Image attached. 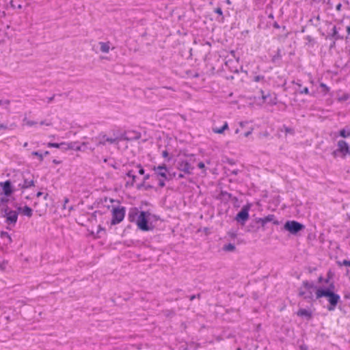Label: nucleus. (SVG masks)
<instances>
[{
  "label": "nucleus",
  "instance_id": "obj_1",
  "mask_svg": "<svg viewBox=\"0 0 350 350\" xmlns=\"http://www.w3.org/2000/svg\"><path fill=\"white\" fill-rule=\"evenodd\" d=\"M334 287V285L332 284L329 288H319L317 289L315 293L317 299H319L323 297H327L329 304L327 308L329 311L334 310L340 299L339 295L333 292L332 289Z\"/></svg>",
  "mask_w": 350,
  "mask_h": 350
},
{
  "label": "nucleus",
  "instance_id": "obj_2",
  "mask_svg": "<svg viewBox=\"0 0 350 350\" xmlns=\"http://www.w3.org/2000/svg\"><path fill=\"white\" fill-rule=\"evenodd\" d=\"M1 216L5 218L6 229L12 230L18 221V211L10 209L8 206L1 208Z\"/></svg>",
  "mask_w": 350,
  "mask_h": 350
},
{
  "label": "nucleus",
  "instance_id": "obj_3",
  "mask_svg": "<svg viewBox=\"0 0 350 350\" xmlns=\"http://www.w3.org/2000/svg\"><path fill=\"white\" fill-rule=\"evenodd\" d=\"M317 290V287L313 282L304 280L302 282L301 286L299 288L298 295L302 297L308 302L313 301V292Z\"/></svg>",
  "mask_w": 350,
  "mask_h": 350
},
{
  "label": "nucleus",
  "instance_id": "obj_4",
  "mask_svg": "<svg viewBox=\"0 0 350 350\" xmlns=\"http://www.w3.org/2000/svg\"><path fill=\"white\" fill-rule=\"evenodd\" d=\"M16 191L26 189L34 186V180L31 178H26L23 173L17 172L12 178Z\"/></svg>",
  "mask_w": 350,
  "mask_h": 350
},
{
  "label": "nucleus",
  "instance_id": "obj_5",
  "mask_svg": "<svg viewBox=\"0 0 350 350\" xmlns=\"http://www.w3.org/2000/svg\"><path fill=\"white\" fill-rule=\"evenodd\" d=\"M97 146H105L107 143L109 144H118L122 140V135L113 133V136H107L106 134L100 133L96 137Z\"/></svg>",
  "mask_w": 350,
  "mask_h": 350
},
{
  "label": "nucleus",
  "instance_id": "obj_6",
  "mask_svg": "<svg viewBox=\"0 0 350 350\" xmlns=\"http://www.w3.org/2000/svg\"><path fill=\"white\" fill-rule=\"evenodd\" d=\"M334 158L340 157L342 159L346 158L347 155H350V147L347 142L345 140H339L337 142V148L334 150L332 153Z\"/></svg>",
  "mask_w": 350,
  "mask_h": 350
},
{
  "label": "nucleus",
  "instance_id": "obj_7",
  "mask_svg": "<svg viewBox=\"0 0 350 350\" xmlns=\"http://www.w3.org/2000/svg\"><path fill=\"white\" fill-rule=\"evenodd\" d=\"M126 214V208L122 206H113L111 209L112 218L111 226H115L123 221Z\"/></svg>",
  "mask_w": 350,
  "mask_h": 350
},
{
  "label": "nucleus",
  "instance_id": "obj_8",
  "mask_svg": "<svg viewBox=\"0 0 350 350\" xmlns=\"http://www.w3.org/2000/svg\"><path fill=\"white\" fill-rule=\"evenodd\" d=\"M150 215L149 212L141 211L137 215L136 224L141 230L148 231L151 230V228L148 225V217Z\"/></svg>",
  "mask_w": 350,
  "mask_h": 350
},
{
  "label": "nucleus",
  "instance_id": "obj_9",
  "mask_svg": "<svg viewBox=\"0 0 350 350\" xmlns=\"http://www.w3.org/2000/svg\"><path fill=\"white\" fill-rule=\"evenodd\" d=\"M284 229L291 234L296 235L297 233L305 229V226L295 220H288L284 225Z\"/></svg>",
  "mask_w": 350,
  "mask_h": 350
},
{
  "label": "nucleus",
  "instance_id": "obj_10",
  "mask_svg": "<svg viewBox=\"0 0 350 350\" xmlns=\"http://www.w3.org/2000/svg\"><path fill=\"white\" fill-rule=\"evenodd\" d=\"M176 168L185 174L190 175L194 169L193 166L186 159H180L177 161Z\"/></svg>",
  "mask_w": 350,
  "mask_h": 350
},
{
  "label": "nucleus",
  "instance_id": "obj_11",
  "mask_svg": "<svg viewBox=\"0 0 350 350\" xmlns=\"http://www.w3.org/2000/svg\"><path fill=\"white\" fill-rule=\"evenodd\" d=\"M0 187L3 190V193L6 196H10L15 191H16V188L14 185V183L12 178L7 180L5 182L0 183Z\"/></svg>",
  "mask_w": 350,
  "mask_h": 350
},
{
  "label": "nucleus",
  "instance_id": "obj_12",
  "mask_svg": "<svg viewBox=\"0 0 350 350\" xmlns=\"http://www.w3.org/2000/svg\"><path fill=\"white\" fill-rule=\"evenodd\" d=\"M250 209V205L243 206L241 210L237 214L235 220L241 224H245L246 221L249 219V211Z\"/></svg>",
  "mask_w": 350,
  "mask_h": 350
},
{
  "label": "nucleus",
  "instance_id": "obj_13",
  "mask_svg": "<svg viewBox=\"0 0 350 350\" xmlns=\"http://www.w3.org/2000/svg\"><path fill=\"white\" fill-rule=\"evenodd\" d=\"M88 143L83 142L81 145H79L78 142H74L70 143H66L65 150H75L77 151L85 150L87 149H90L93 150L94 148L88 147Z\"/></svg>",
  "mask_w": 350,
  "mask_h": 350
},
{
  "label": "nucleus",
  "instance_id": "obj_14",
  "mask_svg": "<svg viewBox=\"0 0 350 350\" xmlns=\"http://www.w3.org/2000/svg\"><path fill=\"white\" fill-rule=\"evenodd\" d=\"M255 222L256 224H260V226L262 228H265L266 224L268 222H272L274 225L280 224V221L278 220L275 219V215H272V214H269L263 218H260V217L256 218Z\"/></svg>",
  "mask_w": 350,
  "mask_h": 350
},
{
  "label": "nucleus",
  "instance_id": "obj_15",
  "mask_svg": "<svg viewBox=\"0 0 350 350\" xmlns=\"http://www.w3.org/2000/svg\"><path fill=\"white\" fill-rule=\"evenodd\" d=\"M154 171L155 172V173L157 174V176H159L164 179H167V168L166 167V165L163 164L162 165H159L157 167H154Z\"/></svg>",
  "mask_w": 350,
  "mask_h": 350
},
{
  "label": "nucleus",
  "instance_id": "obj_16",
  "mask_svg": "<svg viewBox=\"0 0 350 350\" xmlns=\"http://www.w3.org/2000/svg\"><path fill=\"white\" fill-rule=\"evenodd\" d=\"M126 176L131 178V183H129V181H126L125 183V187L126 188L133 187L136 181L137 176L133 174L132 170H129L126 173Z\"/></svg>",
  "mask_w": 350,
  "mask_h": 350
},
{
  "label": "nucleus",
  "instance_id": "obj_17",
  "mask_svg": "<svg viewBox=\"0 0 350 350\" xmlns=\"http://www.w3.org/2000/svg\"><path fill=\"white\" fill-rule=\"evenodd\" d=\"M297 314L299 317H305L308 319H310L312 318V312L310 310L304 309V308L299 309L297 311Z\"/></svg>",
  "mask_w": 350,
  "mask_h": 350
},
{
  "label": "nucleus",
  "instance_id": "obj_18",
  "mask_svg": "<svg viewBox=\"0 0 350 350\" xmlns=\"http://www.w3.org/2000/svg\"><path fill=\"white\" fill-rule=\"evenodd\" d=\"M98 45L100 46V51L103 53H107L110 49V43L109 42H99Z\"/></svg>",
  "mask_w": 350,
  "mask_h": 350
},
{
  "label": "nucleus",
  "instance_id": "obj_19",
  "mask_svg": "<svg viewBox=\"0 0 350 350\" xmlns=\"http://www.w3.org/2000/svg\"><path fill=\"white\" fill-rule=\"evenodd\" d=\"M260 92L262 94V98L263 100V102L267 101V103L271 104V105H275L276 104V101H275L276 98L275 97H274L273 98H271L270 99L268 100L269 96V94L265 95L264 94V91L262 90H260Z\"/></svg>",
  "mask_w": 350,
  "mask_h": 350
},
{
  "label": "nucleus",
  "instance_id": "obj_20",
  "mask_svg": "<svg viewBox=\"0 0 350 350\" xmlns=\"http://www.w3.org/2000/svg\"><path fill=\"white\" fill-rule=\"evenodd\" d=\"M330 38H331V39H333V40H342V39H343V36H340V35L338 33V31L337 27H336V26H334V27L332 28V35L330 36Z\"/></svg>",
  "mask_w": 350,
  "mask_h": 350
},
{
  "label": "nucleus",
  "instance_id": "obj_21",
  "mask_svg": "<svg viewBox=\"0 0 350 350\" xmlns=\"http://www.w3.org/2000/svg\"><path fill=\"white\" fill-rule=\"evenodd\" d=\"M21 214L28 217H31L33 215V210L28 206H25L21 210Z\"/></svg>",
  "mask_w": 350,
  "mask_h": 350
},
{
  "label": "nucleus",
  "instance_id": "obj_22",
  "mask_svg": "<svg viewBox=\"0 0 350 350\" xmlns=\"http://www.w3.org/2000/svg\"><path fill=\"white\" fill-rule=\"evenodd\" d=\"M339 135L343 138H347L350 137V127L346 126L345 128L341 129L339 131Z\"/></svg>",
  "mask_w": 350,
  "mask_h": 350
},
{
  "label": "nucleus",
  "instance_id": "obj_23",
  "mask_svg": "<svg viewBox=\"0 0 350 350\" xmlns=\"http://www.w3.org/2000/svg\"><path fill=\"white\" fill-rule=\"evenodd\" d=\"M304 40H306V45L308 46L309 47H313L316 43L314 38H313L311 36H306L304 38Z\"/></svg>",
  "mask_w": 350,
  "mask_h": 350
},
{
  "label": "nucleus",
  "instance_id": "obj_24",
  "mask_svg": "<svg viewBox=\"0 0 350 350\" xmlns=\"http://www.w3.org/2000/svg\"><path fill=\"white\" fill-rule=\"evenodd\" d=\"M228 129V124L227 122H225L224 125L221 128H213V131L215 133L221 134L224 132L225 130Z\"/></svg>",
  "mask_w": 350,
  "mask_h": 350
},
{
  "label": "nucleus",
  "instance_id": "obj_25",
  "mask_svg": "<svg viewBox=\"0 0 350 350\" xmlns=\"http://www.w3.org/2000/svg\"><path fill=\"white\" fill-rule=\"evenodd\" d=\"M63 146H66V142H62V143H53L49 142L47 144V146L49 148H60L63 147Z\"/></svg>",
  "mask_w": 350,
  "mask_h": 350
},
{
  "label": "nucleus",
  "instance_id": "obj_26",
  "mask_svg": "<svg viewBox=\"0 0 350 350\" xmlns=\"http://www.w3.org/2000/svg\"><path fill=\"white\" fill-rule=\"evenodd\" d=\"M235 249V245L232 243L226 244L223 247V250L226 252H234Z\"/></svg>",
  "mask_w": 350,
  "mask_h": 350
},
{
  "label": "nucleus",
  "instance_id": "obj_27",
  "mask_svg": "<svg viewBox=\"0 0 350 350\" xmlns=\"http://www.w3.org/2000/svg\"><path fill=\"white\" fill-rule=\"evenodd\" d=\"M319 86L323 95H326L329 92V88L326 84L321 83Z\"/></svg>",
  "mask_w": 350,
  "mask_h": 350
},
{
  "label": "nucleus",
  "instance_id": "obj_28",
  "mask_svg": "<svg viewBox=\"0 0 350 350\" xmlns=\"http://www.w3.org/2000/svg\"><path fill=\"white\" fill-rule=\"evenodd\" d=\"M10 101L9 100H0V106H2L4 109L9 110V106Z\"/></svg>",
  "mask_w": 350,
  "mask_h": 350
},
{
  "label": "nucleus",
  "instance_id": "obj_29",
  "mask_svg": "<svg viewBox=\"0 0 350 350\" xmlns=\"http://www.w3.org/2000/svg\"><path fill=\"white\" fill-rule=\"evenodd\" d=\"M8 201H9V200H8V197H6V196L1 198H0V208L1 209L2 208L7 206Z\"/></svg>",
  "mask_w": 350,
  "mask_h": 350
},
{
  "label": "nucleus",
  "instance_id": "obj_30",
  "mask_svg": "<svg viewBox=\"0 0 350 350\" xmlns=\"http://www.w3.org/2000/svg\"><path fill=\"white\" fill-rule=\"evenodd\" d=\"M187 77L188 78H193V77H198V73L196 71L192 70H185Z\"/></svg>",
  "mask_w": 350,
  "mask_h": 350
},
{
  "label": "nucleus",
  "instance_id": "obj_31",
  "mask_svg": "<svg viewBox=\"0 0 350 350\" xmlns=\"http://www.w3.org/2000/svg\"><path fill=\"white\" fill-rule=\"evenodd\" d=\"M136 215H137V210H135L134 213L130 212L129 213V216H128L129 221H133L134 219H135V217Z\"/></svg>",
  "mask_w": 350,
  "mask_h": 350
},
{
  "label": "nucleus",
  "instance_id": "obj_32",
  "mask_svg": "<svg viewBox=\"0 0 350 350\" xmlns=\"http://www.w3.org/2000/svg\"><path fill=\"white\" fill-rule=\"evenodd\" d=\"M23 122H25V124H26L27 126H33V125H35V124H36V122H34V121H31V120H27V118H25L23 119Z\"/></svg>",
  "mask_w": 350,
  "mask_h": 350
},
{
  "label": "nucleus",
  "instance_id": "obj_33",
  "mask_svg": "<svg viewBox=\"0 0 350 350\" xmlns=\"http://www.w3.org/2000/svg\"><path fill=\"white\" fill-rule=\"evenodd\" d=\"M198 167L200 169L202 170V172L204 175H206V167H205V165H204V163L203 162H200V163H198Z\"/></svg>",
  "mask_w": 350,
  "mask_h": 350
},
{
  "label": "nucleus",
  "instance_id": "obj_34",
  "mask_svg": "<svg viewBox=\"0 0 350 350\" xmlns=\"http://www.w3.org/2000/svg\"><path fill=\"white\" fill-rule=\"evenodd\" d=\"M32 155L36 156L39 158L40 161H43V154L38 151H34L32 153Z\"/></svg>",
  "mask_w": 350,
  "mask_h": 350
},
{
  "label": "nucleus",
  "instance_id": "obj_35",
  "mask_svg": "<svg viewBox=\"0 0 350 350\" xmlns=\"http://www.w3.org/2000/svg\"><path fill=\"white\" fill-rule=\"evenodd\" d=\"M338 264L340 266L344 265V266L350 267V260H343L342 262H338Z\"/></svg>",
  "mask_w": 350,
  "mask_h": 350
},
{
  "label": "nucleus",
  "instance_id": "obj_36",
  "mask_svg": "<svg viewBox=\"0 0 350 350\" xmlns=\"http://www.w3.org/2000/svg\"><path fill=\"white\" fill-rule=\"evenodd\" d=\"M264 79H265L264 76L257 75V76L254 77V81L256 82H259V81H263Z\"/></svg>",
  "mask_w": 350,
  "mask_h": 350
},
{
  "label": "nucleus",
  "instance_id": "obj_37",
  "mask_svg": "<svg viewBox=\"0 0 350 350\" xmlns=\"http://www.w3.org/2000/svg\"><path fill=\"white\" fill-rule=\"evenodd\" d=\"M299 94H309L310 92L308 88H304L302 90H299Z\"/></svg>",
  "mask_w": 350,
  "mask_h": 350
},
{
  "label": "nucleus",
  "instance_id": "obj_38",
  "mask_svg": "<svg viewBox=\"0 0 350 350\" xmlns=\"http://www.w3.org/2000/svg\"><path fill=\"white\" fill-rule=\"evenodd\" d=\"M9 233L8 232H5V231H2L0 233V237L1 238H7L8 237H9Z\"/></svg>",
  "mask_w": 350,
  "mask_h": 350
},
{
  "label": "nucleus",
  "instance_id": "obj_39",
  "mask_svg": "<svg viewBox=\"0 0 350 350\" xmlns=\"http://www.w3.org/2000/svg\"><path fill=\"white\" fill-rule=\"evenodd\" d=\"M40 125H46V126H51L52 123L51 122H47L46 120L41 121L40 122Z\"/></svg>",
  "mask_w": 350,
  "mask_h": 350
},
{
  "label": "nucleus",
  "instance_id": "obj_40",
  "mask_svg": "<svg viewBox=\"0 0 350 350\" xmlns=\"http://www.w3.org/2000/svg\"><path fill=\"white\" fill-rule=\"evenodd\" d=\"M215 12L218 14L219 15H222L223 14L222 10L219 7H218V8L215 9Z\"/></svg>",
  "mask_w": 350,
  "mask_h": 350
},
{
  "label": "nucleus",
  "instance_id": "obj_41",
  "mask_svg": "<svg viewBox=\"0 0 350 350\" xmlns=\"http://www.w3.org/2000/svg\"><path fill=\"white\" fill-rule=\"evenodd\" d=\"M165 179H164V178H163L162 180H159V186L160 187H165Z\"/></svg>",
  "mask_w": 350,
  "mask_h": 350
},
{
  "label": "nucleus",
  "instance_id": "obj_42",
  "mask_svg": "<svg viewBox=\"0 0 350 350\" xmlns=\"http://www.w3.org/2000/svg\"><path fill=\"white\" fill-rule=\"evenodd\" d=\"M69 199L68 198H64V204H63V209L66 208L67 203H68Z\"/></svg>",
  "mask_w": 350,
  "mask_h": 350
},
{
  "label": "nucleus",
  "instance_id": "obj_43",
  "mask_svg": "<svg viewBox=\"0 0 350 350\" xmlns=\"http://www.w3.org/2000/svg\"><path fill=\"white\" fill-rule=\"evenodd\" d=\"M137 167L139 168V174H142V175L144 174L145 171H144V168L142 167V165H138Z\"/></svg>",
  "mask_w": 350,
  "mask_h": 350
},
{
  "label": "nucleus",
  "instance_id": "obj_44",
  "mask_svg": "<svg viewBox=\"0 0 350 350\" xmlns=\"http://www.w3.org/2000/svg\"><path fill=\"white\" fill-rule=\"evenodd\" d=\"M8 125L7 124H3V123H1L0 122V130H5V129H8Z\"/></svg>",
  "mask_w": 350,
  "mask_h": 350
},
{
  "label": "nucleus",
  "instance_id": "obj_45",
  "mask_svg": "<svg viewBox=\"0 0 350 350\" xmlns=\"http://www.w3.org/2000/svg\"><path fill=\"white\" fill-rule=\"evenodd\" d=\"M14 207L16 208V211H18V213H21V210H23V208L22 206H18L17 204L14 206Z\"/></svg>",
  "mask_w": 350,
  "mask_h": 350
},
{
  "label": "nucleus",
  "instance_id": "obj_46",
  "mask_svg": "<svg viewBox=\"0 0 350 350\" xmlns=\"http://www.w3.org/2000/svg\"><path fill=\"white\" fill-rule=\"evenodd\" d=\"M162 156H163V157H164V158H167V157H168V156H169V153H168L167 150H163V151L162 152Z\"/></svg>",
  "mask_w": 350,
  "mask_h": 350
},
{
  "label": "nucleus",
  "instance_id": "obj_47",
  "mask_svg": "<svg viewBox=\"0 0 350 350\" xmlns=\"http://www.w3.org/2000/svg\"><path fill=\"white\" fill-rule=\"evenodd\" d=\"M196 297H198V298H199V297H200V295L198 294V295H191V296H190L189 299H190L191 301H193V299H195Z\"/></svg>",
  "mask_w": 350,
  "mask_h": 350
},
{
  "label": "nucleus",
  "instance_id": "obj_48",
  "mask_svg": "<svg viewBox=\"0 0 350 350\" xmlns=\"http://www.w3.org/2000/svg\"><path fill=\"white\" fill-rule=\"evenodd\" d=\"M54 98H55V95H53V96H51V97H49V98H47V102H48V103H51V102L53 100Z\"/></svg>",
  "mask_w": 350,
  "mask_h": 350
},
{
  "label": "nucleus",
  "instance_id": "obj_49",
  "mask_svg": "<svg viewBox=\"0 0 350 350\" xmlns=\"http://www.w3.org/2000/svg\"><path fill=\"white\" fill-rule=\"evenodd\" d=\"M239 172V170H233L231 171V174L234 175H237Z\"/></svg>",
  "mask_w": 350,
  "mask_h": 350
},
{
  "label": "nucleus",
  "instance_id": "obj_50",
  "mask_svg": "<svg viewBox=\"0 0 350 350\" xmlns=\"http://www.w3.org/2000/svg\"><path fill=\"white\" fill-rule=\"evenodd\" d=\"M185 174H184L183 172V173H180L178 175V179L183 178H185Z\"/></svg>",
  "mask_w": 350,
  "mask_h": 350
},
{
  "label": "nucleus",
  "instance_id": "obj_51",
  "mask_svg": "<svg viewBox=\"0 0 350 350\" xmlns=\"http://www.w3.org/2000/svg\"><path fill=\"white\" fill-rule=\"evenodd\" d=\"M341 8H342V4L341 3H338L336 6V9L337 11H340Z\"/></svg>",
  "mask_w": 350,
  "mask_h": 350
},
{
  "label": "nucleus",
  "instance_id": "obj_52",
  "mask_svg": "<svg viewBox=\"0 0 350 350\" xmlns=\"http://www.w3.org/2000/svg\"><path fill=\"white\" fill-rule=\"evenodd\" d=\"M149 178H150V175H149V174H146V175H145V176H144V177L143 183H144V182H146L147 180H148Z\"/></svg>",
  "mask_w": 350,
  "mask_h": 350
},
{
  "label": "nucleus",
  "instance_id": "obj_53",
  "mask_svg": "<svg viewBox=\"0 0 350 350\" xmlns=\"http://www.w3.org/2000/svg\"><path fill=\"white\" fill-rule=\"evenodd\" d=\"M273 26L275 29H279L280 27V25H278V23L276 22L273 23Z\"/></svg>",
  "mask_w": 350,
  "mask_h": 350
},
{
  "label": "nucleus",
  "instance_id": "obj_54",
  "mask_svg": "<svg viewBox=\"0 0 350 350\" xmlns=\"http://www.w3.org/2000/svg\"><path fill=\"white\" fill-rule=\"evenodd\" d=\"M42 195H43V193H42V192H41V191H38V192L36 193V197H37V198H40V197H41Z\"/></svg>",
  "mask_w": 350,
  "mask_h": 350
},
{
  "label": "nucleus",
  "instance_id": "obj_55",
  "mask_svg": "<svg viewBox=\"0 0 350 350\" xmlns=\"http://www.w3.org/2000/svg\"><path fill=\"white\" fill-rule=\"evenodd\" d=\"M247 123V122H240L239 124L241 127H243Z\"/></svg>",
  "mask_w": 350,
  "mask_h": 350
},
{
  "label": "nucleus",
  "instance_id": "obj_56",
  "mask_svg": "<svg viewBox=\"0 0 350 350\" xmlns=\"http://www.w3.org/2000/svg\"><path fill=\"white\" fill-rule=\"evenodd\" d=\"M346 29H347V32L348 36H349L350 35V25L347 26L346 27Z\"/></svg>",
  "mask_w": 350,
  "mask_h": 350
},
{
  "label": "nucleus",
  "instance_id": "obj_57",
  "mask_svg": "<svg viewBox=\"0 0 350 350\" xmlns=\"http://www.w3.org/2000/svg\"><path fill=\"white\" fill-rule=\"evenodd\" d=\"M252 131H247V133H245V136L248 137L252 133Z\"/></svg>",
  "mask_w": 350,
  "mask_h": 350
},
{
  "label": "nucleus",
  "instance_id": "obj_58",
  "mask_svg": "<svg viewBox=\"0 0 350 350\" xmlns=\"http://www.w3.org/2000/svg\"><path fill=\"white\" fill-rule=\"evenodd\" d=\"M7 239H8L9 243H11L12 241V239L10 235H9V237H8Z\"/></svg>",
  "mask_w": 350,
  "mask_h": 350
},
{
  "label": "nucleus",
  "instance_id": "obj_59",
  "mask_svg": "<svg viewBox=\"0 0 350 350\" xmlns=\"http://www.w3.org/2000/svg\"><path fill=\"white\" fill-rule=\"evenodd\" d=\"M68 208L69 212H70L71 211H72L74 209V207H73V206H70Z\"/></svg>",
  "mask_w": 350,
  "mask_h": 350
},
{
  "label": "nucleus",
  "instance_id": "obj_60",
  "mask_svg": "<svg viewBox=\"0 0 350 350\" xmlns=\"http://www.w3.org/2000/svg\"><path fill=\"white\" fill-rule=\"evenodd\" d=\"M300 349H301V350H307V347H305V346H301V347H300Z\"/></svg>",
  "mask_w": 350,
  "mask_h": 350
},
{
  "label": "nucleus",
  "instance_id": "obj_61",
  "mask_svg": "<svg viewBox=\"0 0 350 350\" xmlns=\"http://www.w3.org/2000/svg\"><path fill=\"white\" fill-rule=\"evenodd\" d=\"M53 162L54 163H55V164H59V163H60V161H57L56 159H54V160L53 161Z\"/></svg>",
  "mask_w": 350,
  "mask_h": 350
},
{
  "label": "nucleus",
  "instance_id": "obj_62",
  "mask_svg": "<svg viewBox=\"0 0 350 350\" xmlns=\"http://www.w3.org/2000/svg\"><path fill=\"white\" fill-rule=\"evenodd\" d=\"M49 154V151H45L43 155H48Z\"/></svg>",
  "mask_w": 350,
  "mask_h": 350
},
{
  "label": "nucleus",
  "instance_id": "obj_63",
  "mask_svg": "<svg viewBox=\"0 0 350 350\" xmlns=\"http://www.w3.org/2000/svg\"><path fill=\"white\" fill-rule=\"evenodd\" d=\"M48 197V193H46L44 196V200H46Z\"/></svg>",
  "mask_w": 350,
  "mask_h": 350
},
{
  "label": "nucleus",
  "instance_id": "obj_64",
  "mask_svg": "<svg viewBox=\"0 0 350 350\" xmlns=\"http://www.w3.org/2000/svg\"><path fill=\"white\" fill-rule=\"evenodd\" d=\"M28 146V143L27 142H25L24 144H23V147H27Z\"/></svg>",
  "mask_w": 350,
  "mask_h": 350
}]
</instances>
